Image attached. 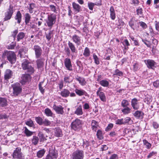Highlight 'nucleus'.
<instances>
[{"mask_svg": "<svg viewBox=\"0 0 159 159\" xmlns=\"http://www.w3.org/2000/svg\"><path fill=\"white\" fill-rule=\"evenodd\" d=\"M12 157L14 159H25L20 148L17 147L15 149L12 154Z\"/></svg>", "mask_w": 159, "mask_h": 159, "instance_id": "nucleus-5", "label": "nucleus"}, {"mask_svg": "<svg viewBox=\"0 0 159 159\" xmlns=\"http://www.w3.org/2000/svg\"><path fill=\"white\" fill-rule=\"evenodd\" d=\"M48 154L54 159H56L58 157L57 151L54 149H50Z\"/></svg>", "mask_w": 159, "mask_h": 159, "instance_id": "nucleus-24", "label": "nucleus"}, {"mask_svg": "<svg viewBox=\"0 0 159 159\" xmlns=\"http://www.w3.org/2000/svg\"><path fill=\"white\" fill-rule=\"evenodd\" d=\"M113 75L122 76L123 75V73L122 71H120L119 69H116L115 70Z\"/></svg>", "mask_w": 159, "mask_h": 159, "instance_id": "nucleus-50", "label": "nucleus"}, {"mask_svg": "<svg viewBox=\"0 0 159 159\" xmlns=\"http://www.w3.org/2000/svg\"><path fill=\"white\" fill-rule=\"evenodd\" d=\"M15 19L17 20V23L18 24L20 23L22 19V15L20 11L17 12L16 16H15Z\"/></svg>", "mask_w": 159, "mask_h": 159, "instance_id": "nucleus-28", "label": "nucleus"}, {"mask_svg": "<svg viewBox=\"0 0 159 159\" xmlns=\"http://www.w3.org/2000/svg\"><path fill=\"white\" fill-rule=\"evenodd\" d=\"M49 32L48 33H45L46 38L48 41H49L52 37H53V30H51V29H48Z\"/></svg>", "mask_w": 159, "mask_h": 159, "instance_id": "nucleus-33", "label": "nucleus"}, {"mask_svg": "<svg viewBox=\"0 0 159 159\" xmlns=\"http://www.w3.org/2000/svg\"><path fill=\"white\" fill-rule=\"evenodd\" d=\"M124 124H128L129 125H131L133 123V121L129 117H126L124 119Z\"/></svg>", "mask_w": 159, "mask_h": 159, "instance_id": "nucleus-42", "label": "nucleus"}, {"mask_svg": "<svg viewBox=\"0 0 159 159\" xmlns=\"http://www.w3.org/2000/svg\"><path fill=\"white\" fill-rule=\"evenodd\" d=\"M11 87L13 90L12 94L13 96H18L22 93V85L18 82L12 84Z\"/></svg>", "mask_w": 159, "mask_h": 159, "instance_id": "nucleus-2", "label": "nucleus"}, {"mask_svg": "<svg viewBox=\"0 0 159 159\" xmlns=\"http://www.w3.org/2000/svg\"><path fill=\"white\" fill-rule=\"evenodd\" d=\"M14 12V10L13 6L10 5L9 8L5 13V17L4 19V21H7L10 20Z\"/></svg>", "mask_w": 159, "mask_h": 159, "instance_id": "nucleus-7", "label": "nucleus"}, {"mask_svg": "<svg viewBox=\"0 0 159 159\" xmlns=\"http://www.w3.org/2000/svg\"><path fill=\"white\" fill-rule=\"evenodd\" d=\"M68 47L71 52L72 53H75L76 52V48L75 45L72 42L69 41L68 43Z\"/></svg>", "mask_w": 159, "mask_h": 159, "instance_id": "nucleus-27", "label": "nucleus"}, {"mask_svg": "<svg viewBox=\"0 0 159 159\" xmlns=\"http://www.w3.org/2000/svg\"><path fill=\"white\" fill-rule=\"evenodd\" d=\"M137 14L138 15H141L143 13V9L140 7H139L136 10Z\"/></svg>", "mask_w": 159, "mask_h": 159, "instance_id": "nucleus-64", "label": "nucleus"}, {"mask_svg": "<svg viewBox=\"0 0 159 159\" xmlns=\"http://www.w3.org/2000/svg\"><path fill=\"white\" fill-rule=\"evenodd\" d=\"M38 136H39L40 139L42 140L43 141L45 140H46V139L45 138L44 135L41 132L39 131V132L38 134Z\"/></svg>", "mask_w": 159, "mask_h": 159, "instance_id": "nucleus-54", "label": "nucleus"}, {"mask_svg": "<svg viewBox=\"0 0 159 159\" xmlns=\"http://www.w3.org/2000/svg\"><path fill=\"white\" fill-rule=\"evenodd\" d=\"M43 125H44L46 126H48L51 124V122L50 121L47 119H45L43 120Z\"/></svg>", "mask_w": 159, "mask_h": 159, "instance_id": "nucleus-60", "label": "nucleus"}, {"mask_svg": "<svg viewBox=\"0 0 159 159\" xmlns=\"http://www.w3.org/2000/svg\"><path fill=\"white\" fill-rule=\"evenodd\" d=\"M64 65L66 69L69 71L72 70V65L70 59L66 58L64 59Z\"/></svg>", "mask_w": 159, "mask_h": 159, "instance_id": "nucleus-13", "label": "nucleus"}, {"mask_svg": "<svg viewBox=\"0 0 159 159\" xmlns=\"http://www.w3.org/2000/svg\"><path fill=\"white\" fill-rule=\"evenodd\" d=\"M54 134L57 137H61L62 135L61 129L58 127L54 129Z\"/></svg>", "mask_w": 159, "mask_h": 159, "instance_id": "nucleus-31", "label": "nucleus"}, {"mask_svg": "<svg viewBox=\"0 0 159 159\" xmlns=\"http://www.w3.org/2000/svg\"><path fill=\"white\" fill-rule=\"evenodd\" d=\"M25 33L21 32H19L17 36V41H19L20 40L23 39L25 37Z\"/></svg>", "mask_w": 159, "mask_h": 159, "instance_id": "nucleus-34", "label": "nucleus"}, {"mask_svg": "<svg viewBox=\"0 0 159 159\" xmlns=\"http://www.w3.org/2000/svg\"><path fill=\"white\" fill-rule=\"evenodd\" d=\"M13 72L10 69L6 70L4 73V79L7 80L11 78L13 75Z\"/></svg>", "mask_w": 159, "mask_h": 159, "instance_id": "nucleus-18", "label": "nucleus"}, {"mask_svg": "<svg viewBox=\"0 0 159 159\" xmlns=\"http://www.w3.org/2000/svg\"><path fill=\"white\" fill-rule=\"evenodd\" d=\"M98 122L94 120H92L91 122L92 128L93 130L96 131L98 126Z\"/></svg>", "mask_w": 159, "mask_h": 159, "instance_id": "nucleus-30", "label": "nucleus"}, {"mask_svg": "<svg viewBox=\"0 0 159 159\" xmlns=\"http://www.w3.org/2000/svg\"><path fill=\"white\" fill-rule=\"evenodd\" d=\"M98 96L100 100L103 102L106 101V97L105 94L103 92H100L99 93L96 94Z\"/></svg>", "mask_w": 159, "mask_h": 159, "instance_id": "nucleus-36", "label": "nucleus"}, {"mask_svg": "<svg viewBox=\"0 0 159 159\" xmlns=\"http://www.w3.org/2000/svg\"><path fill=\"white\" fill-rule=\"evenodd\" d=\"M131 102V106L133 109L137 110L139 109V102L137 98H134L132 99Z\"/></svg>", "mask_w": 159, "mask_h": 159, "instance_id": "nucleus-16", "label": "nucleus"}, {"mask_svg": "<svg viewBox=\"0 0 159 159\" xmlns=\"http://www.w3.org/2000/svg\"><path fill=\"white\" fill-rule=\"evenodd\" d=\"M36 8V4L33 3L29 4L28 6L29 11L30 14L33 13H35L36 12V11L35 9Z\"/></svg>", "mask_w": 159, "mask_h": 159, "instance_id": "nucleus-20", "label": "nucleus"}, {"mask_svg": "<svg viewBox=\"0 0 159 159\" xmlns=\"http://www.w3.org/2000/svg\"><path fill=\"white\" fill-rule=\"evenodd\" d=\"M52 108L56 113L58 114L63 115L64 113V108L61 105L58 106L54 104Z\"/></svg>", "mask_w": 159, "mask_h": 159, "instance_id": "nucleus-11", "label": "nucleus"}, {"mask_svg": "<svg viewBox=\"0 0 159 159\" xmlns=\"http://www.w3.org/2000/svg\"><path fill=\"white\" fill-rule=\"evenodd\" d=\"M73 81L69 76L67 75H65L64 78V82L65 84H68L71 83Z\"/></svg>", "mask_w": 159, "mask_h": 159, "instance_id": "nucleus-32", "label": "nucleus"}, {"mask_svg": "<svg viewBox=\"0 0 159 159\" xmlns=\"http://www.w3.org/2000/svg\"><path fill=\"white\" fill-rule=\"evenodd\" d=\"M35 119L37 123L40 125H43V119L40 117H35Z\"/></svg>", "mask_w": 159, "mask_h": 159, "instance_id": "nucleus-48", "label": "nucleus"}, {"mask_svg": "<svg viewBox=\"0 0 159 159\" xmlns=\"http://www.w3.org/2000/svg\"><path fill=\"white\" fill-rule=\"evenodd\" d=\"M25 124L30 127H33L34 126L33 121L31 119L26 121Z\"/></svg>", "mask_w": 159, "mask_h": 159, "instance_id": "nucleus-53", "label": "nucleus"}, {"mask_svg": "<svg viewBox=\"0 0 159 159\" xmlns=\"http://www.w3.org/2000/svg\"><path fill=\"white\" fill-rule=\"evenodd\" d=\"M95 5H96V4L93 2H90L88 3V6L89 9L91 10H93V7Z\"/></svg>", "mask_w": 159, "mask_h": 159, "instance_id": "nucleus-61", "label": "nucleus"}, {"mask_svg": "<svg viewBox=\"0 0 159 159\" xmlns=\"http://www.w3.org/2000/svg\"><path fill=\"white\" fill-rule=\"evenodd\" d=\"M142 41L147 46V47H150L151 44L149 41L143 39H142Z\"/></svg>", "mask_w": 159, "mask_h": 159, "instance_id": "nucleus-63", "label": "nucleus"}, {"mask_svg": "<svg viewBox=\"0 0 159 159\" xmlns=\"http://www.w3.org/2000/svg\"><path fill=\"white\" fill-rule=\"evenodd\" d=\"M2 57L3 59L6 57L11 64L14 63L16 60V55L14 52L5 51L2 54Z\"/></svg>", "mask_w": 159, "mask_h": 159, "instance_id": "nucleus-1", "label": "nucleus"}, {"mask_svg": "<svg viewBox=\"0 0 159 159\" xmlns=\"http://www.w3.org/2000/svg\"><path fill=\"white\" fill-rule=\"evenodd\" d=\"M45 151L44 149L39 151L37 154V156L39 158L42 157L44 155Z\"/></svg>", "mask_w": 159, "mask_h": 159, "instance_id": "nucleus-46", "label": "nucleus"}, {"mask_svg": "<svg viewBox=\"0 0 159 159\" xmlns=\"http://www.w3.org/2000/svg\"><path fill=\"white\" fill-rule=\"evenodd\" d=\"M71 126L74 130H78L81 127V121L80 119H76L71 123Z\"/></svg>", "mask_w": 159, "mask_h": 159, "instance_id": "nucleus-8", "label": "nucleus"}, {"mask_svg": "<svg viewBox=\"0 0 159 159\" xmlns=\"http://www.w3.org/2000/svg\"><path fill=\"white\" fill-rule=\"evenodd\" d=\"M83 54L85 57H88L90 56V51L89 48L86 47L85 48Z\"/></svg>", "mask_w": 159, "mask_h": 159, "instance_id": "nucleus-41", "label": "nucleus"}, {"mask_svg": "<svg viewBox=\"0 0 159 159\" xmlns=\"http://www.w3.org/2000/svg\"><path fill=\"white\" fill-rule=\"evenodd\" d=\"M24 128L25 129L24 133L27 137L31 136L33 134L34 132L29 130L26 127H24Z\"/></svg>", "mask_w": 159, "mask_h": 159, "instance_id": "nucleus-35", "label": "nucleus"}, {"mask_svg": "<svg viewBox=\"0 0 159 159\" xmlns=\"http://www.w3.org/2000/svg\"><path fill=\"white\" fill-rule=\"evenodd\" d=\"M31 78L30 75L29 74H24L22 75L21 80L20 82L22 84H24L28 82Z\"/></svg>", "mask_w": 159, "mask_h": 159, "instance_id": "nucleus-12", "label": "nucleus"}, {"mask_svg": "<svg viewBox=\"0 0 159 159\" xmlns=\"http://www.w3.org/2000/svg\"><path fill=\"white\" fill-rule=\"evenodd\" d=\"M74 114L78 116L82 115L83 114L82 107L81 105H79L74 112Z\"/></svg>", "mask_w": 159, "mask_h": 159, "instance_id": "nucleus-26", "label": "nucleus"}, {"mask_svg": "<svg viewBox=\"0 0 159 159\" xmlns=\"http://www.w3.org/2000/svg\"><path fill=\"white\" fill-rule=\"evenodd\" d=\"M121 110L122 112L124 115H127L131 112V108L128 107H125Z\"/></svg>", "mask_w": 159, "mask_h": 159, "instance_id": "nucleus-39", "label": "nucleus"}, {"mask_svg": "<svg viewBox=\"0 0 159 159\" xmlns=\"http://www.w3.org/2000/svg\"><path fill=\"white\" fill-rule=\"evenodd\" d=\"M124 131H125V132L126 134H129L130 132H131V133L132 134H134L136 133V132L135 133L134 132V129H133L132 130H131V129H129L127 128H125V129Z\"/></svg>", "mask_w": 159, "mask_h": 159, "instance_id": "nucleus-56", "label": "nucleus"}, {"mask_svg": "<svg viewBox=\"0 0 159 159\" xmlns=\"http://www.w3.org/2000/svg\"><path fill=\"white\" fill-rule=\"evenodd\" d=\"M56 19V15L53 14L48 15L46 20L45 25L48 27V29H51L55 24Z\"/></svg>", "mask_w": 159, "mask_h": 159, "instance_id": "nucleus-3", "label": "nucleus"}, {"mask_svg": "<svg viewBox=\"0 0 159 159\" xmlns=\"http://www.w3.org/2000/svg\"><path fill=\"white\" fill-rule=\"evenodd\" d=\"M7 105V100L5 98L0 97V106L2 107H5Z\"/></svg>", "mask_w": 159, "mask_h": 159, "instance_id": "nucleus-29", "label": "nucleus"}, {"mask_svg": "<svg viewBox=\"0 0 159 159\" xmlns=\"http://www.w3.org/2000/svg\"><path fill=\"white\" fill-rule=\"evenodd\" d=\"M136 21H135L133 18L131 19L130 21L129 22V26L134 30V25L136 24Z\"/></svg>", "mask_w": 159, "mask_h": 159, "instance_id": "nucleus-43", "label": "nucleus"}, {"mask_svg": "<svg viewBox=\"0 0 159 159\" xmlns=\"http://www.w3.org/2000/svg\"><path fill=\"white\" fill-rule=\"evenodd\" d=\"M97 138L99 140H102L103 139L102 132L100 130H98L97 133Z\"/></svg>", "mask_w": 159, "mask_h": 159, "instance_id": "nucleus-47", "label": "nucleus"}, {"mask_svg": "<svg viewBox=\"0 0 159 159\" xmlns=\"http://www.w3.org/2000/svg\"><path fill=\"white\" fill-rule=\"evenodd\" d=\"M37 59L36 61V63L37 65L38 68L39 69L41 68L43 66L44 59V58L41 57Z\"/></svg>", "mask_w": 159, "mask_h": 159, "instance_id": "nucleus-22", "label": "nucleus"}, {"mask_svg": "<svg viewBox=\"0 0 159 159\" xmlns=\"http://www.w3.org/2000/svg\"><path fill=\"white\" fill-rule=\"evenodd\" d=\"M99 84L104 87H107L109 85L108 81L106 80H102L99 82Z\"/></svg>", "mask_w": 159, "mask_h": 159, "instance_id": "nucleus-40", "label": "nucleus"}, {"mask_svg": "<svg viewBox=\"0 0 159 159\" xmlns=\"http://www.w3.org/2000/svg\"><path fill=\"white\" fill-rule=\"evenodd\" d=\"M157 153V152H156L152 151L151 152L149 153L147 156V157L148 158H150L153 156L156 155Z\"/></svg>", "mask_w": 159, "mask_h": 159, "instance_id": "nucleus-62", "label": "nucleus"}, {"mask_svg": "<svg viewBox=\"0 0 159 159\" xmlns=\"http://www.w3.org/2000/svg\"><path fill=\"white\" fill-rule=\"evenodd\" d=\"M116 124L117 125H121L124 124V119H118L116 121Z\"/></svg>", "mask_w": 159, "mask_h": 159, "instance_id": "nucleus-59", "label": "nucleus"}, {"mask_svg": "<svg viewBox=\"0 0 159 159\" xmlns=\"http://www.w3.org/2000/svg\"><path fill=\"white\" fill-rule=\"evenodd\" d=\"M129 103L128 101L126 99H123L121 102V106L123 107H128Z\"/></svg>", "mask_w": 159, "mask_h": 159, "instance_id": "nucleus-44", "label": "nucleus"}, {"mask_svg": "<svg viewBox=\"0 0 159 159\" xmlns=\"http://www.w3.org/2000/svg\"><path fill=\"white\" fill-rule=\"evenodd\" d=\"M33 49L36 58H40L43 52V50L41 47L38 45H35L34 46Z\"/></svg>", "mask_w": 159, "mask_h": 159, "instance_id": "nucleus-9", "label": "nucleus"}, {"mask_svg": "<svg viewBox=\"0 0 159 159\" xmlns=\"http://www.w3.org/2000/svg\"><path fill=\"white\" fill-rule=\"evenodd\" d=\"M131 39L134 42V43L135 46H139V41L135 39L134 37L133 36L130 37Z\"/></svg>", "mask_w": 159, "mask_h": 159, "instance_id": "nucleus-57", "label": "nucleus"}, {"mask_svg": "<svg viewBox=\"0 0 159 159\" xmlns=\"http://www.w3.org/2000/svg\"><path fill=\"white\" fill-rule=\"evenodd\" d=\"M143 142L144 145L146 146V148L147 149H149L151 148L152 146L151 144L148 143L147 140H143Z\"/></svg>", "mask_w": 159, "mask_h": 159, "instance_id": "nucleus-51", "label": "nucleus"}, {"mask_svg": "<svg viewBox=\"0 0 159 159\" xmlns=\"http://www.w3.org/2000/svg\"><path fill=\"white\" fill-rule=\"evenodd\" d=\"M31 18L30 15L28 13H25V22L26 24L30 22Z\"/></svg>", "mask_w": 159, "mask_h": 159, "instance_id": "nucleus-45", "label": "nucleus"}, {"mask_svg": "<svg viewBox=\"0 0 159 159\" xmlns=\"http://www.w3.org/2000/svg\"><path fill=\"white\" fill-rule=\"evenodd\" d=\"M89 145V143L86 140H84L82 146L83 148H87L88 147Z\"/></svg>", "mask_w": 159, "mask_h": 159, "instance_id": "nucleus-55", "label": "nucleus"}, {"mask_svg": "<svg viewBox=\"0 0 159 159\" xmlns=\"http://www.w3.org/2000/svg\"><path fill=\"white\" fill-rule=\"evenodd\" d=\"M144 62L149 68L153 69L156 67V63L153 60L151 59L145 60Z\"/></svg>", "mask_w": 159, "mask_h": 159, "instance_id": "nucleus-14", "label": "nucleus"}, {"mask_svg": "<svg viewBox=\"0 0 159 159\" xmlns=\"http://www.w3.org/2000/svg\"><path fill=\"white\" fill-rule=\"evenodd\" d=\"M133 115L136 118L141 119L143 117L144 113L141 111L137 110Z\"/></svg>", "mask_w": 159, "mask_h": 159, "instance_id": "nucleus-19", "label": "nucleus"}, {"mask_svg": "<svg viewBox=\"0 0 159 159\" xmlns=\"http://www.w3.org/2000/svg\"><path fill=\"white\" fill-rule=\"evenodd\" d=\"M45 113L47 116H51L52 115V113L50 109L48 108H46L45 110Z\"/></svg>", "mask_w": 159, "mask_h": 159, "instance_id": "nucleus-49", "label": "nucleus"}, {"mask_svg": "<svg viewBox=\"0 0 159 159\" xmlns=\"http://www.w3.org/2000/svg\"><path fill=\"white\" fill-rule=\"evenodd\" d=\"M110 12L111 18L112 20H114L116 18V14L115 10L113 7L111 6V7L110 9Z\"/></svg>", "mask_w": 159, "mask_h": 159, "instance_id": "nucleus-37", "label": "nucleus"}, {"mask_svg": "<svg viewBox=\"0 0 159 159\" xmlns=\"http://www.w3.org/2000/svg\"><path fill=\"white\" fill-rule=\"evenodd\" d=\"M27 49L25 47L21 48L19 52V55L21 58H25L27 56Z\"/></svg>", "mask_w": 159, "mask_h": 159, "instance_id": "nucleus-15", "label": "nucleus"}, {"mask_svg": "<svg viewBox=\"0 0 159 159\" xmlns=\"http://www.w3.org/2000/svg\"><path fill=\"white\" fill-rule=\"evenodd\" d=\"M93 57L94 60V63L97 65H98L100 64L99 59L98 56L95 54L93 55Z\"/></svg>", "mask_w": 159, "mask_h": 159, "instance_id": "nucleus-52", "label": "nucleus"}, {"mask_svg": "<svg viewBox=\"0 0 159 159\" xmlns=\"http://www.w3.org/2000/svg\"><path fill=\"white\" fill-rule=\"evenodd\" d=\"M72 6L74 11L76 13L80 12L81 10V7L78 4L74 2L72 3Z\"/></svg>", "mask_w": 159, "mask_h": 159, "instance_id": "nucleus-21", "label": "nucleus"}, {"mask_svg": "<svg viewBox=\"0 0 159 159\" xmlns=\"http://www.w3.org/2000/svg\"><path fill=\"white\" fill-rule=\"evenodd\" d=\"M39 139L38 136H34L31 139L32 144L34 145H36L38 144L39 142Z\"/></svg>", "mask_w": 159, "mask_h": 159, "instance_id": "nucleus-38", "label": "nucleus"}, {"mask_svg": "<svg viewBox=\"0 0 159 159\" xmlns=\"http://www.w3.org/2000/svg\"><path fill=\"white\" fill-rule=\"evenodd\" d=\"M84 154L83 151L77 150L72 154V159H83Z\"/></svg>", "mask_w": 159, "mask_h": 159, "instance_id": "nucleus-6", "label": "nucleus"}, {"mask_svg": "<svg viewBox=\"0 0 159 159\" xmlns=\"http://www.w3.org/2000/svg\"><path fill=\"white\" fill-rule=\"evenodd\" d=\"M138 23L139 24L140 26L142 27L143 29H145L147 28L148 27L147 25L143 21H139Z\"/></svg>", "mask_w": 159, "mask_h": 159, "instance_id": "nucleus-58", "label": "nucleus"}, {"mask_svg": "<svg viewBox=\"0 0 159 159\" xmlns=\"http://www.w3.org/2000/svg\"><path fill=\"white\" fill-rule=\"evenodd\" d=\"M70 94L69 91L67 89H64L61 92V95L63 97L66 98L68 97Z\"/></svg>", "mask_w": 159, "mask_h": 159, "instance_id": "nucleus-25", "label": "nucleus"}, {"mask_svg": "<svg viewBox=\"0 0 159 159\" xmlns=\"http://www.w3.org/2000/svg\"><path fill=\"white\" fill-rule=\"evenodd\" d=\"M75 79L76 80L78 81L79 83L82 86L85 85L86 84L85 80L84 78L77 76L75 78Z\"/></svg>", "mask_w": 159, "mask_h": 159, "instance_id": "nucleus-23", "label": "nucleus"}, {"mask_svg": "<svg viewBox=\"0 0 159 159\" xmlns=\"http://www.w3.org/2000/svg\"><path fill=\"white\" fill-rule=\"evenodd\" d=\"M22 67L24 70H26L27 72L31 74L34 71V68L30 65L29 61L26 59H24L22 63Z\"/></svg>", "mask_w": 159, "mask_h": 159, "instance_id": "nucleus-4", "label": "nucleus"}, {"mask_svg": "<svg viewBox=\"0 0 159 159\" xmlns=\"http://www.w3.org/2000/svg\"><path fill=\"white\" fill-rule=\"evenodd\" d=\"M73 41L77 46H79L83 43V40L81 37L79 36L77 34H75L72 37Z\"/></svg>", "mask_w": 159, "mask_h": 159, "instance_id": "nucleus-10", "label": "nucleus"}, {"mask_svg": "<svg viewBox=\"0 0 159 159\" xmlns=\"http://www.w3.org/2000/svg\"><path fill=\"white\" fill-rule=\"evenodd\" d=\"M75 92L79 96L85 95V96L88 97L89 96L88 93L85 90L82 89H76L75 90Z\"/></svg>", "mask_w": 159, "mask_h": 159, "instance_id": "nucleus-17", "label": "nucleus"}]
</instances>
